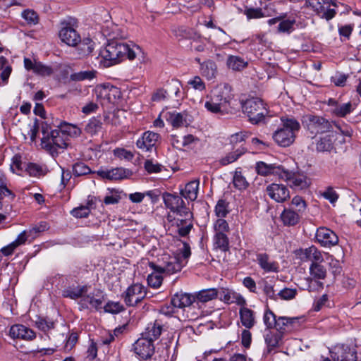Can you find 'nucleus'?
I'll return each instance as SVG.
<instances>
[{
	"label": "nucleus",
	"instance_id": "obj_49",
	"mask_svg": "<svg viewBox=\"0 0 361 361\" xmlns=\"http://www.w3.org/2000/svg\"><path fill=\"white\" fill-rule=\"evenodd\" d=\"M233 183L234 187L240 190H245L249 183L246 178L242 175L241 171H236L233 176Z\"/></svg>",
	"mask_w": 361,
	"mask_h": 361
},
{
	"label": "nucleus",
	"instance_id": "obj_29",
	"mask_svg": "<svg viewBox=\"0 0 361 361\" xmlns=\"http://www.w3.org/2000/svg\"><path fill=\"white\" fill-rule=\"evenodd\" d=\"M283 169V166L281 165L268 164L264 161H258L255 165V171L257 174L263 176L275 175L280 178Z\"/></svg>",
	"mask_w": 361,
	"mask_h": 361
},
{
	"label": "nucleus",
	"instance_id": "obj_31",
	"mask_svg": "<svg viewBox=\"0 0 361 361\" xmlns=\"http://www.w3.org/2000/svg\"><path fill=\"white\" fill-rule=\"evenodd\" d=\"M104 296L95 298L91 294H84L79 302L80 310H82L84 309L94 308L96 310H98L102 308Z\"/></svg>",
	"mask_w": 361,
	"mask_h": 361
},
{
	"label": "nucleus",
	"instance_id": "obj_11",
	"mask_svg": "<svg viewBox=\"0 0 361 361\" xmlns=\"http://www.w3.org/2000/svg\"><path fill=\"white\" fill-rule=\"evenodd\" d=\"M133 349L135 353L143 360L151 358L155 351L154 342L142 335L133 344Z\"/></svg>",
	"mask_w": 361,
	"mask_h": 361
},
{
	"label": "nucleus",
	"instance_id": "obj_54",
	"mask_svg": "<svg viewBox=\"0 0 361 361\" xmlns=\"http://www.w3.org/2000/svg\"><path fill=\"white\" fill-rule=\"evenodd\" d=\"M277 318L274 313L269 309H267L264 312L263 322L267 329L270 330L275 328Z\"/></svg>",
	"mask_w": 361,
	"mask_h": 361
},
{
	"label": "nucleus",
	"instance_id": "obj_61",
	"mask_svg": "<svg viewBox=\"0 0 361 361\" xmlns=\"http://www.w3.org/2000/svg\"><path fill=\"white\" fill-rule=\"evenodd\" d=\"M216 292L218 293L219 298L227 304L232 303V296H233L235 292L225 288H221L219 289H216Z\"/></svg>",
	"mask_w": 361,
	"mask_h": 361
},
{
	"label": "nucleus",
	"instance_id": "obj_24",
	"mask_svg": "<svg viewBox=\"0 0 361 361\" xmlns=\"http://www.w3.org/2000/svg\"><path fill=\"white\" fill-rule=\"evenodd\" d=\"M24 66L27 71H32L35 74L42 77L49 76L53 74V68L40 61H32L30 59H24Z\"/></svg>",
	"mask_w": 361,
	"mask_h": 361
},
{
	"label": "nucleus",
	"instance_id": "obj_18",
	"mask_svg": "<svg viewBox=\"0 0 361 361\" xmlns=\"http://www.w3.org/2000/svg\"><path fill=\"white\" fill-rule=\"evenodd\" d=\"M296 257L302 262L310 261L312 263L322 262L324 257L322 252L314 245L307 248H300L295 251Z\"/></svg>",
	"mask_w": 361,
	"mask_h": 361
},
{
	"label": "nucleus",
	"instance_id": "obj_41",
	"mask_svg": "<svg viewBox=\"0 0 361 361\" xmlns=\"http://www.w3.org/2000/svg\"><path fill=\"white\" fill-rule=\"evenodd\" d=\"M59 127L63 135L66 136V138L68 136L77 137H79L82 133V130L79 127L71 123H61Z\"/></svg>",
	"mask_w": 361,
	"mask_h": 361
},
{
	"label": "nucleus",
	"instance_id": "obj_57",
	"mask_svg": "<svg viewBox=\"0 0 361 361\" xmlns=\"http://www.w3.org/2000/svg\"><path fill=\"white\" fill-rule=\"evenodd\" d=\"M175 34L180 39H195L197 37V34L192 29L184 26L177 28Z\"/></svg>",
	"mask_w": 361,
	"mask_h": 361
},
{
	"label": "nucleus",
	"instance_id": "obj_33",
	"mask_svg": "<svg viewBox=\"0 0 361 361\" xmlns=\"http://www.w3.org/2000/svg\"><path fill=\"white\" fill-rule=\"evenodd\" d=\"M239 316L242 325L246 329H252L257 322L255 312L248 307H240Z\"/></svg>",
	"mask_w": 361,
	"mask_h": 361
},
{
	"label": "nucleus",
	"instance_id": "obj_50",
	"mask_svg": "<svg viewBox=\"0 0 361 361\" xmlns=\"http://www.w3.org/2000/svg\"><path fill=\"white\" fill-rule=\"evenodd\" d=\"M35 324L39 330L47 332L54 328V322L42 317H37Z\"/></svg>",
	"mask_w": 361,
	"mask_h": 361
},
{
	"label": "nucleus",
	"instance_id": "obj_42",
	"mask_svg": "<svg viewBox=\"0 0 361 361\" xmlns=\"http://www.w3.org/2000/svg\"><path fill=\"white\" fill-rule=\"evenodd\" d=\"M321 263H312L310 266V274L314 279H324L326 276V269Z\"/></svg>",
	"mask_w": 361,
	"mask_h": 361
},
{
	"label": "nucleus",
	"instance_id": "obj_30",
	"mask_svg": "<svg viewBox=\"0 0 361 361\" xmlns=\"http://www.w3.org/2000/svg\"><path fill=\"white\" fill-rule=\"evenodd\" d=\"M298 323L297 317H279L274 329L283 336L284 334L292 331Z\"/></svg>",
	"mask_w": 361,
	"mask_h": 361
},
{
	"label": "nucleus",
	"instance_id": "obj_52",
	"mask_svg": "<svg viewBox=\"0 0 361 361\" xmlns=\"http://www.w3.org/2000/svg\"><path fill=\"white\" fill-rule=\"evenodd\" d=\"M214 212L219 218L226 217L229 212L228 202L223 199L219 200L215 206Z\"/></svg>",
	"mask_w": 361,
	"mask_h": 361
},
{
	"label": "nucleus",
	"instance_id": "obj_1",
	"mask_svg": "<svg viewBox=\"0 0 361 361\" xmlns=\"http://www.w3.org/2000/svg\"><path fill=\"white\" fill-rule=\"evenodd\" d=\"M182 197L176 193L164 192L162 195L166 207L178 216L173 219L178 234L180 237H187L193 228V214Z\"/></svg>",
	"mask_w": 361,
	"mask_h": 361
},
{
	"label": "nucleus",
	"instance_id": "obj_34",
	"mask_svg": "<svg viewBox=\"0 0 361 361\" xmlns=\"http://www.w3.org/2000/svg\"><path fill=\"white\" fill-rule=\"evenodd\" d=\"M200 181L194 180L188 183L184 188L180 190V195L191 201H194L197 197Z\"/></svg>",
	"mask_w": 361,
	"mask_h": 361
},
{
	"label": "nucleus",
	"instance_id": "obj_5",
	"mask_svg": "<svg viewBox=\"0 0 361 361\" xmlns=\"http://www.w3.org/2000/svg\"><path fill=\"white\" fill-rule=\"evenodd\" d=\"M243 111L249 118L251 123L257 125L264 120L269 111L263 101L257 97L247 99L242 105Z\"/></svg>",
	"mask_w": 361,
	"mask_h": 361
},
{
	"label": "nucleus",
	"instance_id": "obj_58",
	"mask_svg": "<svg viewBox=\"0 0 361 361\" xmlns=\"http://www.w3.org/2000/svg\"><path fill=\"white\" fill-rule=\"evenodd\" d=\"M161 274L162 273H159L156 271H153V272L149 274L147 276L148 284L154 288H159L163 281Z\"/></svg>",
	"mask_w": 361,
	"mask_h": 361
},
{
	"label": "nucleus",
	"instance_id": "obj_32",
	"mask_svg": "<svg viewBox=\"0 0 361 361\" xmlns=\"http://www.w3.org/2000/svg\"><path fill=\"white\" fill-rule=\"evenodd\" d=\"M163 329L162 323L159 320H155L153 323L148 324L142 336L149 338V341L154 342L159 338Z\"/></svg>",
	"mask_w": 361,
	"mask_h": 361
},
{
	"label": "nucleus",
	"instance_id": "obj_46",
	"mask_svg": "<svg viewBox=\"0 0 361 361\" xmlns=\"http://www.w3.org/2000/svg\"><path fill=\"white\" fill-rule=\"evenodd\" d=\"M93 173L95 172L83 162H77L73 165V173L75 176L79 177Z\"/></svg>",
	"mask_w": 361,
	"mask_h": 361
},
{
	"label": "nucleus",
	"instance_id": "obj_25",
	"mask_svg": "<svg viewBox=\"0 0 361 361\" xmlns=\"http://www.w3.org/2000/svg\"><path fill=\"white\" fill-rule=\"evenodd\" d=\"M10 336L13 338L30 341L36 338V333L23 324H14L9 330Z\"/></svg>",
	"mask_w": 361,
	"mask_h": 361
},
{
	"label": "nucleus",
	"instance_id": "obj_16",
	"mask_svg": "<svg viewBox=\"0 0 361 361\" xmlns=\"http://www.w3.org/2000/svg\"><path fill=\"white\" fill-rule=\"evenodd\" d=\"M315 238L317 242L324 247H331L338 243V237L336 233L326 227L317 228Z\"/></svg>",
	"mask_w": 361,
	"mask_h": 361
},
{
	"label": "nucleus",
	"instance_id": "obj_12",
	"mask_svg": "<svg viewBox=\"0 0 361 361\" xmlns=\"http://www.w3.org/2000/svg\"><path fill=\"white\" fill-rule=\"evenodd\" d=\"M287 13H283L279 16L268 20L267 23L269 25H273L279 23L276 27V31L279 33H291L294 30V25L296 23L295 18L289 17L286 18Z\"/></svg>",
	"mask_w": 361,
	"mask_h": 361
},
{
	"label": "nucleus",
	"instance_id": "obj_43",
	"mask_svg": "<svg viewBox=\"0 0 361 361\" xmlns=\"http://www.w3.org/2000/svg\"><path fill=\"white\" fill-rule=\"evenodd\" d=\"M226 64L229 68L233 71H240L247 66V62L240 56H229L227 59Z\"/></svg>",
	"mask_w": 361,
	"mask_h": 361
},
{
	"label": "nucleus",
	"instance_id": "obj_27",
	"mask_svg": "<svg viewBox=\"0 0 361 361\" xmlns=\"http://www.w3.org/2000/svg\"><path fill=\"white\" fill-rule=\"evenodd\" d=\"M102 35L107 39L108 42L113 40H122L126 34L122 29L112 22H106L102 27Z\"/></svg>",
	"mask_w": 361,
	"mask_h": 361
},
{
	"label": "nucleus",
	"instance_id": "obj_55",
	"mask_svg": "<svg viewBox=\"0 0 361 361\" xmlns=\"http://www.w3.org/2000/svg\"><path fill=\"white\" fill-rule=\"evenodd\" d=\"M95 71H84L75 73L71 75L70 78L73 81H82L85 80H92L95 77Z\"/></svg>",
	"mask_w": 361,
	"mask_h": 361
},
{
	"label": "nucleus",
	"instance_id": "obj_9",
	"mask_svg": "<svg viewBox=\"0 0 361 361\" xmlns=\"http://www.w3.org/2000/svg\"><path fill=\"white\" fill-rule=\"evenodd\" d=\"M42 145L52 154L58 153L59 149H66L68 146V138L59 129L51 130L50 135L42 138Z\"/></svg>",
	"mask_w": 361,
	"mask_h": 361
},
{
	"label": "nucleus",
	"instance_id": "obj_28",
	"mask_svg": "<svg viewBox=\"0 0 361 361\" xmlns=\"http://www.w3.org/2000/svg\"><path fill=\"white\" fill-rule=\"evenodd\" d=\"M257 262L265 273H277L279 271V264L271 259L267 253H258L257 255Z\"/></svg>",
	"mask_w": 361,
	"mask_h": 361
},
{
	"label": "nucleus",
	"instance_id": "obj_14",
	"mask_svg": "<svg viewBox=\"0 0 361 361\" xmlns=\"http://www.w3.org/2000/svg\"><path fill=\"white\" fill-rule=\"evenodd\" d=\"M184 266L183 261L179 257H169L164 266L157 265L154 262H149V267L153 270L159 273H166L167 274H173L180 271Z\"/></svg>",
	"mask_w": 361,
	"mask_h": 361
},
{
	"label": "nucleus",
	"instance_id": "obj_21",
	"mask_svg": "<svg viewBox=\"0 0 361 361\" xmlns=\"http://www.w3.org/2000/svg\"><path fill=\"white\" fill-rule=\"evenodd\" d=\"M159 138V134L152 131H146L137 140L136 146L143 151L151 152L153 149H155Z\"/></svg>",
	"mask_w": 361,
	"mask_h": 361
},
{
	"label": "nucleus",
	"instance_id": "obj_17",
	"mask_svg": "<svg viewBox=\"0 0 361 361\" xmlns=\"http://www.w3.org/2000/svg\"><path fill=\"white\" fill-rule=\"evenodd\" d=\"M171 303L176 308H188V310L195 309V295L183 291L177 292L171 299Z\"/></svg>",
	"mask_w": 361,
	"mask_h": 361
},
{
	"label": "nucleus",
	"instance_id": "obj_53",
	"mask_svg": "<svg viewBox=\"0 0 361 361\" xmlns=\"http://www.w3.org/2000/svg\"><path fill=\"white\" fill-rule=\"evenodd\" d=\"M214 243L216 247L222 251H227L229 248V240L226 233H216Z\"/></svg>",
	"mask_w": 361,
	"mask_h": 361
},
{
	"label": "nucleus",
	"instance_id": "obj_39",
	"mask_svg": "<svg viewBox=\"0 0 361 361\" xmlns=\"http://www.w3.org/2000/svg\"><path fill=\"white\" fill-rule=\"evenodd\" d=\"M246 152V149L245 147H240L235 149L234 151L228 153L224 157H223L220 160L219 163L222 166H226L230 164L235 162L238 160L243 154Z\"/></svg>",
	"mask_w": 361,
	"mask_h": 361
},
{
	"label": "nucleus",
	"instance_id": "obj_62",
	"mask_svg": "<svg viewBox=\"0 0 361 361\" xmlns=\"http://www.w3.org/2000/svg\"><path fill=\"white\" fill-rule=\"evenodd\" d=\"M181 243H183V247L178 250V252L176 257H179L185 265L188 262V259L191 255V250L190 246L188 243L182 241Z\"/></svg>",
	"mask_w": 361,
	"mask_h": 361
},
{
	"label": "nucleus",
	"instance_id": "obj_51",
	"mask_svg": "<svg viewBox=\"0 0 361 361\" xmlns=\"http://www.w3.org/2000/svg\"><path fill=\"white\" fill-rule=\"evenodd\" d=\"M0 64L1 69L2 70L1 78L4 82L6 83L11 73L12 68L8 64L7 59L3 56H0Z\"/></svg>",
	"mask_w": 361,
	"mask_h": 361
},
{
	"label": "nucleus",
	"instance_id": "obj_47",
	"mask_svg": "<svg viewBox=\"0 0 361 361\" xmlns=\"http://www.w3.org/2000/svg\"><path fill=\"white\" fill-rule=\"evenodd\" d=\"M125 310L124 306L120 302L108 301L104 306V311L113 314H118Z\"/></svg>",
	"mask_w": 361,
	"mask_h": 361
},
{
	"label": "nucleus",
	"instance_id": "obj_10",
	"mask_svg": "<svg viewBox=\"0 0 361 361\" xmlns=\"http://www.w3.org/2000/svg\"><path fill=\"white\" fill-rule=\"evenodd\" d=\"M147 292L143 285L133 283L124 291L121 297L128 307H135L140 303L146 297Z\"/></svg>",
	"mask_w": 361,
	"mask_h": 361
},
{
	"label": "nucleus",
	"instance_id": "obj_8",
	"mask_svg": "<svg viewBox=\"0 0 361 361\" xmlns=\"http://www.w3.org/2000/svg\"><path fill=\"white\" fill-rule=\"evenodd\" d=\"M302 123L312 135L324 133L332 128L331 124L324 118L312 114H307L302 116Z\"/></svg>",
	"mask_w": 361,
	"mask_h": 361
},
{
	"label": "nucleus",
	"instance_id": "obj_6",
	"mask_svg": "<svg viewBox=\"0 0 361 361\" xmlns=\"http://www.w3.org/2000/svg\"><path fill=\"white\" fill-rule=\"evenodd\" d=\"M340 4L335 0H306L305 6L311 8L317 16L327 21L333 19L337 13Z\"/></svg>",
	"mask_w": 361,
	"mask_h": 361
},
{
	"label": "nucleus",
	"instance_id": "obj_35",
	"mask_svg": "<svg viewBox=\"0 0 361 361\" xmlns=\"http://www.w3.org/2000/svg\"><path fill=\"white\" fill-rule=\"evenodd\" d=\"M200 71L201 75L207 80L215 78L218 73L216 64L212 60H207L200 63Z\"/></svg>",
	"mask_w": 361,
	"mask_h": 361
},
{
	"label": "nucleus",
	"instance_id": "obj_37",
	"mask_svg": "<svg viewBox=\"0 0 361 361\" xmlns=\"http://www.w3.org/2000/svg\"><path fill=\"white\" fill-rule=\"evenodd\" d=\"M87 292V286H78L75 287H68L62 291V295L64 298H68L73 300L82 298L84 294Z\"/></svg>",
	"mask_w": 361,
	"mask_h": 361
},
{
	"label": "nucleus",
	"instance_id": "obj_56",
	"mask_svg": "<svg viewBox=\"0 0 361 361\" xmlns=\"http://www.w3.org/2000/svg\"><path fill=\"white\" fill-rule=\"evenodd\" d=\"M21 17L29 25H37L39 23V16L32 9H25L21 13Z\"/></svg>",
	"mask_w": 361,
	"mask_h": 361
},
{
	"label": "nucleus",
	"instance_id": "obj_38",
	"mask_svg": "<svg viewBox=\"0 0 361 361\" xmlns=\"http://www.w3.org/2000/svg\"><path fill=\"white\" fill-rule=\"evenodd\" d=\"M281 220L286 226H294L299 222L300 213L291 209H285L281 215Z\"/></svg>",
	"mask_w": 361,
	"mask_h": 361
},
{
	"label": "nucleus",
	"instance_id": "obj_63",
	"mask_svg": "<svg viewBox=\"0 0 361 361\" xmlns=\"http://www.w3.org/2000/svg\"><path fill=\"white\" fill-rule=\"evenodd\" d=\"M144 168L147 173H153L161 172L163 166L157 162H154L152 159H147L145 161Z\"/></svg>",
	"mask_w": 361,
	"mask_h": 361
},
{
	"label": "nucleus",
	"instance_id": "obj_22",
	"mask_svg": "<svg viewBox=\"0 0 361 361\" xmlns=\"http://www.w3.org/2000/svg\"><path fill=\"white\" fill-rule=\"evenodd\" d=\"M195 295V308H197L198 312H192L190 319H196L201 312L199 310V302H207L213 299H215L218 296V293L216 288H208L203 289L197 292Z\"/></svg>",
	"mask_w": 361,
	"mask_h": 361
},
{
	"label": "nucleus",
	"instance_id": "obj_3",
	"mask_svg": "<svg viewBox=\"0 0 361 361\" xmlns=\"http://www.w3.org/2000/svg\"><path fill=\"white\" fill-rule=\"evenodd\" d=\"M59 37L61 40L71 47H75L80 44V49L85 54H90L94 49V42L90 38L84 39L81 42L80 36L75 30L77 20L69 18L60 23Z\"/></svg>",
	"mask_w": 361,
	"mask_h": 361
},
{
	"label": "nucleus",
	"instance_id": "obj_26",
	"mask_svg": "<svg viewBox=\"0 0 361 361\" xmlns=\"http://www.w3.org/2000/svg\"><path fill=\"white\" fill-rule=\"evenodd\" d=\"M166 118L173 128L187 126L191 123V116L186 111L177 112L173 111L167 112Z\"/></svg>",
	"mask_w": 361,
	"mask_h": 361
},
{
	"label": "nucleus",
	"instance_id": "obj_7",
	"mask_svg": "<svg viewBox=\"0 0 361 361\" xmlns=\"http://www.w3.org/2000/svg\"><path fill=\"white\" fill-rule=\"evenodd\" d=\"M94 91L97 100L102 106L116 104L121 97L120 89L109 83L97 85Z\"/></svg>",
	"mask_w": 361,
	"mask_h": 361
},
{
	"label": "nucleus",
	"instance_id": "obj_59",
	"mask_svg": "<svg viewBox=\"0 0 361 361\" xmlns=\"http://www.w3.org/2000/svg\"><path fill=\"white\" fill-rule=\"evenodd\" d=\"M320 194L321 196L329 200V202L332 204H334L339 197V195L331 186L327 187L323 192H321Z\"/></svg>",
	"mask_w": 361,
	"mask_h": 361
},
{
	"label": "nucleus",
	"instance_id": "obj_40",
	"mask_svg": "<svg viewBox=\"0 0 361 361\" xmlns=\"http://www.w3.org/2000/svg\"><path fill=\"white\" fill-rule=\"evenodd\" d=\"M102 128V122L97 117H92L85 127V132L91 136L97 134Z\"/></svg>",
	"mask_w": 361,
	"mask_h": 361
},
{
	"label": "nucleus",
	"instance_id": "obj_13",
	"mask_svg": "<svg viewBox=\"0 0 361 361\" xmlns=\"http://www.w3.org/2000/svg\"><path fill=\"white\" fill-rule=\"evenodd\" d=\"M280 178L286 181L295 190H303L308 187L307 178L305 176L293 173L284 168Z\"/></svg>",
	"mask_w": 361,
	"mask_h": 361
},
{
	"label": "nucleus",
	"instance_id": "obj_20",
	"mask_svg": "<svg viewBox=\"0 0 361 361\" xmlns=\"http://www.w3.org/2000/svg\"><path fill=\"white\" fill-rule=\"evenodd\" d=\"M232 98L231 87L226 83L218 85L213 91L211 97L212 100L216 99L218 101L217 103L223 108L230 102Z\"/></svg>",
	"mask_w": 361,
	"mask_h": 361
},
{
	"label": "nucleus",
	"instance_id": "obj_23",
	"mask_svg": "<svg viewBox=\"0 0 361 361\" xmlns=\"http://www.w3.org/2000/svg\"><path fill=\"white\" fill-rule=\"evenodd\" d=\"M331 357L334 361H357V353L355 349L341 345L331 352Z\"/></svg>",
	"mask_w": 361,
	"mask_h": 361
},
{
	"label": "nucleus",
	"instance_id": "obj_15",
	"mask_svg": "<svg viewBox=\"0 0 361 361\" xmlns=\"http://www.w3.org/2000/svg\"><path fill=\"white\" fill-rule=\"evenodd\" d=\"M96 173L102 179L119 180L129 178L132 176L133 172L127 169L116 167L111 169H100L96 171Z\"/></svg>",
	"mask_w": 361,
	"mask_h": 361
},
{
	"label": "nucleus",
	"instance_id": "obj_19",
	"mask_svg": "<svg viewBox=\"0 0 361 361\" xmlns=\"http://www.w3.org/2000/svg\"><path fill=\"white\" fill-rule=\"evenodd\" d=\"M266 191L269 197L277 202H283L290 197L288 188L283 184L271 183L267 187Z\"/></svg>",
	"mask_w": 361,
	"mask_h": 361
},
{
	"label": "nucleus",
	"instance_id": "obj_48",
	"mask_svg": "<svg viewBox=\"0 0 361 361\" xmlns=\"http://www.w3.org/2000/svg\"><path fill=\"white\" fill-rule=\"evenodd\" d=\"M166 90L167 92L168 96L173 95L176 97H179L180 88L181 87L180 82L177 79H172L170 81H168L166 85Z\"/></svg>",
	"mask_w": 361,
	"mask_h": 361
},
{
	"label": "nucleus",
	"instance_id": "obj_60",
	"mask_svg": "<svg viewBox=\"0 0 361 361\" xmlns=\"http://www.w3.org/2000/svg\"><path fill=\"white\" fill-rule=\"evenodd\" d=\"M262 285L263 292L267 295V297L270 300L276 301L278 300V293H276L274 286L267 281H263Z\"/></svg>",
	"mask_w": 361,
	"mask_h": 361
},
{
	"label": "nucleus",
	"instance_id": "obj_2",
	"mask_svg": "<svg viewBox=\"0 0 361 361\" xmlns=\"http://www.w3.org/2000/svg\"><path fill=\"white\" fill-rule=\"evenodd\" d=\"M135 49L139 50L140 47L133 45L131 47L122 40H113L109 42L106 47L100 51V63L104 67L119 63L126 59L133 60L136 57Z\"/></svg>",
	"mask_w": 361,
	"mask_h": 361
},
{
	"label": "nucleus",
	"instance_id": "obj_64",
	"mask_svg": "<svg viewBox=\"0 0 361 361\" xmlns=\"http://www.w3.org/2000/svg\"><path fill=\"white\" fill-rule=\"evenodd\" d=\"M114 154L117 158L126 161H130L134 157V154L132 152L124 148H116L114 150Z\"/></svg>",
	"mask_w": 361,
	"mask_h": 361
},
{
	"label": "nucleus",
	"instance_id": "obj_4",
	"mask_svg": "<svg viewBox=\"0 0 361 361\" xmlns=\"http://www.w3.org/2000/svg\"><path fill=\"white\" fill-rule=\"evenodd\" d=\"M281 127L272 135L274 140L278 145L287 147L295 140L296 134L300 129V123L293 117H281Z\"/></svg>",
	"mask_w": 361,
	"mask_h": 361
},
{
	"label": "nucleus",
	"instance_id": "obj_36",
	"mask_svg": "<svg viewBox=\"0 0 361 361\" xmlns=\"http://www.w3.org/2000/svg\"><path fill=\"white\" fill-rule=\"evenodd\" d=\"M283 336L281 334L271 331H269L264 334V337L267 346V353H270L273 349L279 346Z\"/></svg>",
	"mask_w": 361,
	"mask_h": 361
},
{
	"label": "nucleus",
	"instance_id": "obj_44",
	"mask_svg": "<svg viewBox=\"0 0 361 361\" xmlns=\"http://www.w3.org/2000/svg\"><path fill=\"white\" fill-rule=\"evenodd\" d=\"M334 103L336 104V106L333 109V114L337 116L344 117L353 111V105L350 102L338 104L334 101Z\"/></svg>",
	"mask_w": 361,
	"mask_h": 361
},
{
	"label": "nucleus",
	"instance_id": "obj_45",
	"mask_svg": "<svg viewBox=\"0 0 361 361\" xmlns=\"http://www.w3.org/2000/svg\"><path fill=\"white\" fill-rule=\"evenodd\" d=\"M334 136L327 135L321 137L320 140L317 142V148L319 151L327 152L330 151L334 147Z\"/></svg>",
	"mask_w": 361,
	"mask_h": 361
}]
</instances>
